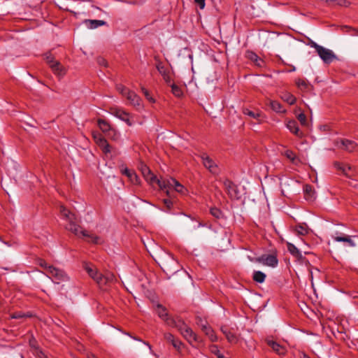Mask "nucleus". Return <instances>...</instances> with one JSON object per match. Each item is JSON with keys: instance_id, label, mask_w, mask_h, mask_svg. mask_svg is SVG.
<instances>
[{"instance_id": "1", "label": "nucleus", "mask_w": 358, "mask_h": 358, "mask_svg": "<svg viewBox=\"0 0 358 358\" xmlns=\"http://www.w3.org/2000/svg\"><path fill=\"white\" fill-rule=\"evenodd\" d=\"M60 213L64 218H65L69 223L66 225V229L71 231L76 236L81 238L85 237L87 238V241L93 243H99L100 238L93 234H88L85 230L78 224L77 218L75 214L71 213L64 206H60Z\"/></svg>"}, {"instance_id": "2", "label": "nucleus", "mask_w": 358, "mask_h": 358, "mask_svg": "<svg viewBox=\"0 0 358 358\" xmlns=\"http://www.w3.org/2000/svg\"><path fill=\"white\" fill-rule=\"evenodd\" d=\"M158 186L162 190H164L168 196L170 195L172 189L182 194L185 193V190L184 186L173 178H161L160 181H158Z\"/></svg>"}, {"instance_id": "3", "label": "nucleus", "mask_w": 358, "mask_h": 358, "mask_svg": "<svg viewBox=\"0 0 358 358\" xmlns=\"http://www.w3.org/2000/svg\"><path fill=\"white\" fill-rule=\"evenodd\" d=\"M248 259L250 262L260 263L264 265L275 267L278 265V260L276 255H262L258 257H252L248 256Z\"/></svg>"}, {"instance_id": "4", "label": "nucleus", "mask_w": 358, "mask_h": 358, "mask_svg": "<svg viewBox=\"0 0 358 358\" xmlns=\"http://www.w3.org/2000/svg\"><path fill=\"white\" fill-rule=\"evenodd\" d=\"M109 113L117 117L121 120L125 122L127 125L131 126L132 122L130 120L131 115L124 110L117 107H110L109 108Z\"/></svg>"}, {"instance_id": "5", "label": "nucleus", "mask_w": 358, "mask_h": 358, "mask_svg": "<svg viewBox=\"0 0 358 358\" xmlns=\"http://www.w3.org/2000/svg\"><path fill=\"white\" fill-rule=\"evenodd\" d=\"M48 273L52 278L53 282L57 284L61 281H65L68 278L64 271L52 266L48 267Z\"/></svg>"}, {"instance_id": "6", "label": "nucleus", "mask_w": 358, "mask_h": 358, "mask_svg": "<svg viewBox=\"0 0 358 358\" xmlns=\"http://www.w3.org/2000/svg\"><path fill=\"white\" fill-rule=\"evenodd\" d=\"M316 52L325 64H330L334 60L337 59L336 55L332 50L322 46H320Z\"/></svg>"}, {"instance_id": "7", "label": "nucleus", "mask_w": 358, "mask_h": 358, "mask_svg": "<svg viewBox=\"0 0 358 358\" xmlns=\"http://www.w3.org/2000/svg\"><path fill=\"white\" fill-rule=\"evenodd\" d=\"M176 327L178 328L179 331L183 335V336L188 341H196V336L193 332L191 328L187 327L183 322L179 321L178 324H174Z\"/></svg>"}, {"instance_id": "8", "label": "nucleus", "mask_w": 358, "mask_h": 358, "mask_svg": "<svg viewBox=\"0 0 358 358\" xmlns=\"http://www.w3.org/2000/svg\"><path fill=\"white\" fill-rule=\"evenodd\" d=\"M201 158L203 166L209 170L213 174H217L219 169L216 163L206 154L201 155Z\"/></svg>"}, {"instance_id": "9", "label": "nucleus", "mask_w": 358, "mask_h": 358, "mask_svg": "<svg viewBox=\"0 0 358 358\" xmlns=\"http://www.w3.org/2000/svg\"><path fill=\"white\" fill-rule=\"evenodd\" d=\"M141 171L145 179L152 185L157 184L158 185V181H160V179H157L156 176H155L146 165L141 164Z\"/></svg>"}, {"instance_id": "10", "label": "nucleus", "mask_w": 358, "mask_h": 358, "mask_svg": "<svg viewBox=\"0 0 358 358\" xmlns=\"http://www.w3.org/2000/svg\"><path fill=\"white\" fill-rule=\"evenodd\" d=\"M336 145L338 148L343 149L349 152L355 150L358 145L353 141L348 139H341L340 141H337Z\"/></svg>"}, {"instance_id": "11", "label": "nucleus", "mask_w": 358, "mask_h": 358, "mask_svg": "<svg viewBox=\"0 0 358 358\" xmlns=\"http://www.w3.org/2000/svg\"><path fill=\"white\" fill-rule=\"evenodd\" d=\"M126 99L129 101L130 104L138 108H142V100L141 97L136 94L134 91H131L129 94H127Z\"/></svg>"}, {"instance_id": "12", "label": "nucleus", "mask_w": 358, "mask_h": 358, "mask_svg": "<svg viewBox=\"0 0 358 358\" xmlns=\"http://www.w3.org/2000/svg\"><path fill=\"white\" fill-rule=\"evenodd\" d=\"M157 313L159 317L166 321L168 324L173 325L175 324V321L169 317L166 309L162 305H157Z\"/></svg>"}, {"instance_id": "13", "label": "nucleus", "mask_w": 358, "mask_h": 358, "mask_svg": "<svg viewBox=\"0 0 358 358\" xmlns=\"http://www.w3.org/2000/svg\"><path fill=\"white\" fill-rule=\"evenodd\" d=\"M267 345L272 348V350L279 355H283L286 353V348L276 343L275 341L270 339H266Z\"/></svg>"}, {"instance_id": "14", "label": "nucleus", "mask_w": 358, "mask_h": 358, "mask_svg": "<svg viewBox=\"0 0 358 358\" xmlns=\"http://www.w3.org/2000/svg\"><path fill=\"white\" fill-rule=\"evenodd\" d=\"M115 280V277L114 274L111 273H108L106 275H103L101 273V275H99V282L98 285L99 286H103L113 282Z\"/></svg>"}, {"instance_id": "15", "label": "nucleus", "mask_w": 358, "mask_h": 358, "mask_svg": "<svg viewBox=\"0 0 358 358\" xmlns=\"http://www.w3.org/2000/svg\"><path fill=\"white\" fill-rule=\"evenodd\" d=\"M222 332L226 336L227 341L231 343H236L238 342V338L236 335L227 326L221 327Z\"/></svg>"}, {"instance_id": "16", "label": "nucleus", "mask_w": 358, "mask_h": 358, "mask_svg": "<svg viewBox=\"0 0 358 358\" xmlns=\"http://www.w3.org/2000/svg\"><path fill=\"white\" fill-rule=\"evenodd\" d=\"M287 129L293 133L297 137L301 138L303 136V134L299 129L298 124L296 121L292 120H289L287 123Z\"/></svg>"}, {"instance_id": "17", "label": "nucleus", "mask_w": 358, "mask_h": 358, "mask_svg": "<svg viewBox=\"0 0 358 358\" xmlns=\"http://www.w3.org/2000/svg\"><path fill=\"white\" fill-rule=\"evenodd\" d=\"M304 198L306 200L313 201L315 199V192L313 186L310 185H305L303 186Z\"/></svg>"}, {"instance_id": "18", "label": "nucleus", "mask_w": 358, "mask_h": 358, "mask_svg": "<svg viewBox=\"0 0 358 358\" xmlns=\"http://www.w3.org/2000/svg\"><path fill=\"white\" fill-rule=\"evenodd\" d=\"M84 268L88 275L98 284L99 275H101V273H99L95 268L88 264H85Z\"/></svg>"}, {"instance_id": "19", "label": "nucleus", "mask_w": 358, "mask_h": 358, "mask_svg": "<svg viewBox=\"0 0 358 358\" xmlns=\"http://www.w3.org/2000/svg\"><path fill=\"white\" fill-rule=\"evenodd\" d=\"M83 23L86 25L88 29H96L98 27L103 26L106 24V22L104 20H85Z\"/></svg>"}, {"instance_id": "20", "label": "nucleus", "mask_w": 358, "mask_h": 358, "mask_svg": "<svg viewBox=\"0 0 358 358\" xmlns=\"http://www.w3.org/2000/svg\"><path fill=\"white\" fill-rule=\"evenodd\" d=\"M99 147L106 155H108L112 152H114L115 155L119 154L118 150L116 148H114L111 145H110L106 139L105 141H101V145Z\"/></svg>"}, {"instance_id": "21", "label": "nucleus", "mask_w": 358, "mask_h": 358, "mask_svg": "<svg viewBox=\"0 0 358 358\" xmlns=\"http://www.w3.org/2000/svg\"><path fill=\"white\" fill-rule=\"evenodd\" d=\"M333 239L337 242L347 243L350 247H355V243L352 240L351 236L342 234L332 236Z\"/></svg>"}, {"instance_id": "22", "label": "nucleus", "mask_w": 358, "mask_h": 358, "mask_svg": "<svg viewBox=\"0 0 358 358\" xmlns=\"http://www.w3.org/2000/svg\"><path fill=\"white\" fill-rule=\"evenodd\" d=\"M122 172L129 178L133 184L138 185L140 183V179L134 171L125 168Z\"/></svg>"}, {"instance_id": "23", "label": "nucleus", "mask_w": 358, "mask_h": 358, "mask_svg": "<svg viewBox=\"0 0 358 358\" xmlns=\"http://www.w3.org/2000/svg\"><path fill=\"white\" fill-rule=\"evenodd\" d=\"M53 73L57 76H63L66 74V69L62 64L57 61L50 67Z\"/></svg>"}, {"instance_id": "24", "label": "nucleus", "mask_w": 358, "mask_h": 358, "mask_svg": "<svg viewBox=\"0 0 358 358\" xmlns=\"http://www.w3.org/2000/svg\"><path fill=\"white\" fill-rule=\"evenodd\" d=\"M296 84L299 89L302 92H310L313 90V87L307 80L303 79H298Z\"/></svg>"}, {"instance_id": "25", "label": "nucleus", "mask_w": 358, "mask_h": 358, "mask_svg": "<svg viewBox=\"0 0 358 358\" xmlns=\"http://www.w3.org/2000/svg\"><path fill=\"white\" fill-rule=\"evenodd\" d=\"M97 124L99 129L103 132L106 133L111 130V127L109 122L103 119H98Z\"/></svg>"}, {"instance_id": "26", "label": "nucleus", "mask_w": 358, "mask_h": 358, "mask_svg": "<svg viewBox=\"0 0 358 358\" xmlns=\"http://www.w3.org/2000/svg\"><path fill=\"white\" fill-rule=\"evenodd\" d=\"M296 233L301 236H306L309 233V228L306 223L299 224L295 229Z\"/></svg>"}, {"instance_id": "27", "label": "nucleus", "mask_w": 358, "mask_h": 358, "mask_svg": "<svg viewBox=\"0 0 358 358\" xmlns=\"http://www.w3.org/2000/svg\"><path fill=\"white\" fill-rule=\"evenodd\" d=\"M266 275L260 271H255L252 275V280L258 283H262L265 281Z\"/></svg>"}, {"instance_id": "28", "label": "nucleus", "mask_w": 358, "mask_h": 358, "mask_svg": "<svg viewBox=\"0 0 358 358\" xmlns=\"http://www.w3.org/2000/svg\"><path fill=\"white\" fill-rule=\"evenodd\" d=\"M155 60L157 62L156 68L162 76L169 71L168 69L165 67L158 56L155 57Z\"/></svg>"}, {"instance_id": "29", "label": "nucleus", "mask_w": 358, "mask_h": 358, "mask_svg": "<svg viewBox=\"0 0 358 358\" xmlns=\"http://www.w3.org/2000/svg\"><path fill=\"white\" fill-rule=\"evenodd\" d=\"M283 155L294 164H297L300 162L292 150H287L284 152Z\"/></svg>"}, {"instance_id": "30", "label": "nucleus", "mask_w": 358, "mask_h": 358, "mask_svg": "<svg viewBox=\"0 0 358 358\" xmlns=\"http://www.w3.org/2000/svg\"><path fill=\"white\" fill-rule=\"evenodd\" d=\"M243 113L253 119H258L261 117L262 115L261 113H259L258 110L254 111L246 108H243Z\"/></svg>"}, {"instance_id": "31", "label": "nucleus", "mask_w": 358, "mask_h": 358, "mask_svg": "<svg viewBox=\"0 0 358 358\" xmlns=\"http://www.w3.org/2000/svg\"><path fill=\"white\" fill-rule=\"evenodd\" d=\"M248 57L255 62V65L257 66L262 67L264 65V61L261 58H259L255 53L249 52Z\"/></svg>"}, {"instance_id": "32", "label": "nucleus", "mask_w": 358, "mask_h": 358, "mask_svg": "<svg viewBox=\"0 0 358 358\" xmlns=\"http://www.w3.org/2000/svg\"><path fill=\"white\" fill-rule=\"evenodd\" d=\"M169 196V198L164 199L162 200L164 203V207L162 208V210L167 212L171 210L174 203L173 201L171 199V194Z\"/></svg>"}, {"instance_id": "33", "label": "nucleus", "mask_w": 358, "mask_h": 358, "mask_svg": "<svg viewBox=\"0 0 358 358\" xmlns=\"http://www.w3.org/2000/svg\"><path fill=\"white\" fill-rule=\"evenodd\" d=\"M287 250L294 257L301 258V254L298 248L292 243H287Z\"/></svg>"}, {"instance_id": "34", "label": "nucleus", "mask_w": 358, "mask_h": 358, "mask_svg": "<svg viewBox=\"0 0 358 358\" xmlns=\"http://www.w3.org/2000/svg\"><path fill=\"white\" fill-rule=\"evenodd\" d=\"M201 329L206 335H208L209 336L211 341H213V342L216 341L217 337L214 334L213 330L211 329V327L208 324L205 326V328H202Z\"/></svg>"}, {"instance_id": "35", "label": "nucleus", "mask_w": 358, "mask_h": 358, "mask_svg": "<svg viewBox=\"0 0 358 358\" xmlns=\"http://www.w3.org/2000/svg\"><path fill=\"white\" fill-rule=\"evenodd\" d=\"M269 105L271 108L277 113L285 111V110L282 108V106L277 101H270Z\"/></svg>"}, {"instance_id": "36", "label": "nucleus", "mask_w": 358, "mask_h": 358, "mask_svg": "<svg viewBox=\"0 0 358 358\" xmlns=\"http://www.w3.org/2000/svg\"><path fill=\"white\" fill-rule=\"evenodd\" d=\"M281 97L284 101H285L290 105L294 104L296 100L294 95L288 92L284 93Z\"/></svg>"}, {"instance_id": "37", "label": "nucleus", "mask_w": 358, "mask_h": 358, "mask_svg": "<svg viewBox=\"0 0 358 358\" xmlns=\"http://www.w3.org/2000/svg\"><path fill=\"white\" fill-rule=\"evenodd\" d=\"M116 90L119 92L120 94H121L124 97H127V94H129L130 92L131 91L122 84L117 85Z\"/></svg>"}, {"instance_id": "38", "label": "nucleus", "mask_w": 358, "mask_h": 358, "mask_svg": "<svg viewBox=\"0 0 358 358\" xmlns=\"http://www.w3.org/2000/svg\"><path fill=\"white\" fill-rule=\"evenodd\" d=\"M226 188L227 189L229 194L231 196H235L236 194V187L231 181H227L225 183Z\"/></svg>"}, {"instance_id": "39", "label": "nucleus", "mask_w": 358, "mask_h": 358, "mask_svg": "<svg viewBox=\"0 0 358 358\" xmlns=\"http://www.w3.org/2000/svg\"><path fill=\"white\" fill-rule=\"evenodd\" d=\"M334 166L337 169L341 170L344 175H345L346 176H349L348 171H350L351 169L350 166L342 165L339 162H335Z\"/></svg>"}, {"instance_id": "40", "label": "nucleus", "mask_w": 358, "mask_h": 358, "mask_svg": "<svg viewBox=\"0 0 358 358\" xmlns=\"http://www.w3.org/2000/svg\"><path fill=\"white\" fill-rule=\"evenodd\" d=\"M171 87V92L176 96L180 97L182 95V91L180 87H178L176 84H172Z\"/></svg>"}, {"instance_id": "41", "label": "nucleus", "mask_w": 358, "mask_h": 358, "mask_svg": "<svg viewBox=\"0 0 358 358\" xmlns=\"http://www.w3.org/2000/svg\"><path fill=\"white\" fill-rule=\"evenodd\" d=\"M297 120L300 122L301 124L304 127L308 126L306 115L303 113H301L297 115Z\"/></svg>"}, {"instance_id": "42", "label": "nucleus", "mask_w": 358, "mask_h": 358, "mask_svg": "<svg viewBox=\"0 0 358 358\" xmlns=\"http://www.w3.org/2000/svg\"><path fill=\"white\" fill-rule=\"evenodd\" d=\"M93 138L95 141V143L99 146L101 145V141H105L106 138L102 136L101 134L99 133H93L92 134Z\"/></svg>"}, {"instance_id": "43", "label": "nucleus", "mask_w": 358, "mask_h": 358, "mask_svg": "<svg viewBox=\"0 0 358 358\" xmlns=\"http://www.w3.org/2000/svg\"><path fill=\"white\" fill-rule=\"evenodd\" d=\"M210 211V214L216 218L219 219L222 216V211L217 208H211Z\"/></svg>"}, {"instance_id": "44", "label": "nucleus", "mask_w": 358, "mask_h": 358, "mask_svg": "<svg viewBox=\"0 0 358 358\" xmlns=\"http://www.w3.org/2000/svg\"><path fill=\"white\" fill-rule=\"evenodd\" d=\"M141 91L143 93L145 98L151 103H155V100L152 97L150 92L147 89H145L144 87H141Z\"/></svg>"}, {"instance_id": "45", "label": "nucleus", "mask_w": 358, "mask_h": 358, "mask_svg": "<svg viewBox=\"0 0 358 358\" xmlns=\"http://www.w3.org/2000/svg\"><path fill=\"white\" fill-rule=\"evenodd\" d=\"M45 59L50 67L57 62V60L55 59V57L51 54H46L45 56Z\"/></svg>"}, {"instance_id": "46", "label": "nucleus", "mask_w": 358, "mask_h": 358, "mask_svg": "<svg viewBox=\"0 0 358 358\" xmlns=\"http://www.w3.org/2000/svg\"><path fill=\"white\" fill-rule=\"evenodd\" d=\"M196 323L201 329L205 328V326L208 324V322L204 319H202L199 316L196 317Z\"/></svg>"}, {"instance_id": "47", "label": "nucleus", "mask_w": 358, "mask_h": 358, "mask_svg": "<svg viewBox=\"0 0 358 358\" xmlns=\"http://www.w3.org/2000/svg\"><path fill=\"white\" fill-rule=\"evenodd\" d=\"M173 346L176 348V349H178L179 350L180 348V346L182 345V343L181 341H180L179 340H177V339H173V341L171 342Z\"/></svg>"}, {"instance_id": "48", "label": "nucleus", "mask_w": 358, "mask_h": 358, "mask_svg": "<svg viewBox=\"0 0 358 358\" xmlns=\"http://www.w3.org/2000/svg\"><path fill=\"white\" fill-rule=\"evenodd\" d=\"M162 77L166 83H170L171 81V77L169 73V71L162 75Z\"/></svg>"}, {"instance_id": "49", "label": "nucleus", "mask_w": 358, "mask_h": 358, "mask_svg": "<svg viewBox=\"0 0 358 358\" xmlns=\"http://www.w3.org/2000/svg\"><path fill=\"white\" fill-rule=\"evenodd\" d=\"M128 335H129V336H131V338H133L134 339H135V340H136V341H138L141 342L144 345L147 346V347L148 348V349L151 351V346H150V345L148 343H147V342H145V341H142L141 338H136V337H135V336H131L129 334H128Z\"/></svg>"}, {"instance_id": "50", "label": "nucleus", "mask_w": 358, "mask_h": 358, "mask_svg": "<svg viewBox=\"0 0 358 358\" xmlns=\"http://www.w3.org/2000/svg\"><path fill=\"white\" fill-rule=\"evenodd\" d=\"M97 62L101 66H107L108 64L107 61L103 57H98Z\"/></svg>"}, {"instance_id": "51", "label": "nucleus", "mask_w": 358, "mask_h": 358, "mask_svg": "<svg viewBox=\"0 0 358 358\" xmlns=\"http://www.w3.org/2000/svg\"><path fill=\"white\" fill-rule=\"evenodd\" d=\"M206 0H194V2L199 6L201 9H203L205 7Z\"/></svg>"}, {"instance_id": "52", "label": "nucleus", "mask_w": 358, "mask_h": 358, "mask_svg": "<svg viewBox=\"0 0 358 358\" xmlns=\"http://www.w3.org/2000/svg\"><path fill=\"white\" fill-rule=\"evenodd\" d=\"M308 45L312 47V48H314L315 49V50L317 51L318 50V48L321 46L320 45H318L317 43H316L315 42H314L313 41H310V42L308 43Z\"/></svg>"}, {"instance_id": "53", "label": "nucleus", "mask_w": 358, "mask_h": 358, "mask_svg": "<svg viewBox=\"0 0 358 358\" xmlns=\"http://www.w3.org/2000/svg\"><path fill=\"white\" fill-rule=\"evenodd\" d=\"M38 264L43 267V268H45L46 269V271L48 272V267L49 266L48 265V264L45 262V261L43 260V259H40L39 262H38Z\"/></svg>"}, {"instance_id": "54", "label": "nucleus", "mask_w": 358, "mask_h": 358, "mask_svg": "<svg viewBox=\"0 0 358 358\" xmlns=\"http://www.w3.org/2000/svg\"><path fill=\"white\" fill-rule=\"evenodd\" d=\"M25 316V315L21 314L20 313H15L12 315L13 318H22Z\"/></svg>"}, {"instance_id": "55", "label": "nucleus", "mask_w": 358, "mask_h": 358, "mask_svg": "<svg viewBox=\"0 0 358 358\" xmlns=\"http://www.w3.org/2000/svg\"><path fill=\"white\" fill-rule=\"evenodd\" d=\"M166 338L170 341V342H172L173 341V339H175L174 336L171 334H168L165 336Z\"/></svg>"}, {"instance_id": "56", "label": "nucleus", "mask_w": 358, "mask_h": 358, "mask_svg": "<svg viewBox=\"0 0 358 358\" xmlns=\"http://www.w3.org/2000/svg\"><path fill=\"white\" fill-rule=\"evenodd\" d=\"M217 358H226V357H224V356L223 355L219 353L217 355Z\"/></svg>"}, {"instance_id": "57", "label": "nucleus", "mask_w": 358, "mask_h": 358, "mask_svg": "<svg viewBox=\"0 0 358 358\" xmlns=\"http://www.w3.org/2000/svg\"><path fill=\"white\" fill-rule=\"evenodd\" d=\"M301 358H310L307 355L303 354Z\"/></svg>"}, {"instance_id": "58", "label": "nucleus", "mask_w": 358, "mask_h": 358, "mask_svg": "<svg viewBox=\"0 0 358 358\" xmlns=\"http://www.w3.org/2000/svg\"><path fill=\"white\" fill-rule=\"evenodd\" d=\"M90 358H97L95 355H92L91 357Z\"/></svg>"}, {"instance_id": "59", "label": "nucleus", "mask_w": 358, "mask_h": 358, "mask_svg": "<svg viewBox=\"0 0 358 358\" xmlns=\"http://www.w3.org/2000/svg\"><path fill=\"white\" fill-rule=\"evenodd\" d=\"M357 35H358V31H357Z\"/></svg>"}]
</instances>
